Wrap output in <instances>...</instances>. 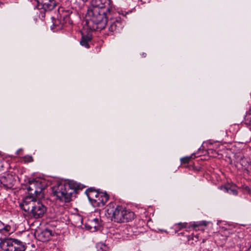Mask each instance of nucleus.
Segmentation results:
<instances>
[{
  "instance_id": "f257e3e1",
  "label": "nucleus",
  "mask_w": 251,
  "mask_h": 251,
  "mask_svg": "<svg viewBox=\"0 0 251 251\" xmlns=\"http://www.w3.org/2000/svg\"><path fill=\"white\" fill-rule=\"evenodd\" d=\"M113 13L111 0H92L86 14V24L92 30H101L105 28L106 18Z\"/></svg>"
},
{
  "instance_id": "f03ea898",
  "label": "nucleus",
  "mask_w": 251,
  "mask_h": 251,
  "mask_svg": "<svg viewBox=\"0 0 251 251\" xmlns=\"http://www.w3.org/2000/svg\"><path fill=\"white\" fill-rule=\"evenodd\" d=\"M21 208L35 219L42 218L47 211L46 206L31 193L20 203Z\"/></svg>"
},
{
  "instance_id": "7ed1b4c3",
  "label": "nucleus",
  "mask_w": 251,
  "mask_h": 251,
  "mask_svg": "<svg viewBox=\"0 0 251 251\" xmlns=\"http://www.w3.org/2000/svg\"><path fill=\"white\" fill-rule=\"evenodd\" d=\"M78 189L79 186L78 184L73 181H70L64 184H59L54 187L53 194L60 201L68 202L72 201L73 197H75Z\"/></svg>"
},
{
  "instance_id": "20e7f679",
  "label": "nucleus",
  "mask_w": 251,
  "mask_h": 251,
  "mask_svg": "<svg viewBox=\"0 0 251 251\" xmlns=\"http://www.w3.org/2000/svg\"><path fill=\"white\" fill-rule=\"evenodd\" d=\"M113 203L108 204L107 213L108 217L112 221L117 223L128 222L134 219V213L125 207L117 205L115 206Z\"/></svg>"
},
{
  "instance_id": "39448f33",
  "label": "nucleus",
  "mask_w": 251,
  "mask_h": 251,
  "mask_svg": "<svg viewBox=\"0 0 251 251\" xmlns=\"http://www.w3.org/2000/svg\"><path fill=\"white\" fill-rule=\"evenodd\" d=\"M0 247L3 251H25L26 244L16 238L6 237L1 238Z\"/></svg>"
},
{
  "instance_id": "423d86ee",
  "label": "nucleus",
  "mask_w": 251,
  "mask_h": 251,
  "mask_svg": "<svg viewBox=\"0 0 251 251\" xmlns=\"http://www.w3.org/2000/svg\"><path fill=\"white\" fill-rule=\"evenodd\" d=\"M86 194L94 207L103 206L109 199V196L106 193H99L92 188L87 189Z\"/></svg>"
},
{
  "instance_id": "0eeeda50",
  "label": "nucleus",
  "mask_w": 251,
  "mask_h": 251,
  "mask_svg": "<svg viewBox=\"0 0 251 251\" xmlns=\"http://www.w3.org/2000/svg\"><path fill=\"white\" fill-rule=\"evenodd\" d=\"M111 15V14H110L108 18H106V21H107V19H110L108 23L109 31L111 32L120 31L124 27L123 22L122 21L121 18L119 17L112 18ZM107 22V21H106Z\"/></svg>"
},
{
  "instance_id": "6e6552de",
  "label": "nucleus",
  "mask_w": 251,
  "mask_h": 251,
  "mask_svg": "<svg viewBox=\"0 0 251 251\" xmlns=\"http://www.w3.org/2000/svg\"><path fill=\"white\" fill-rule=\"evenodd\" d=\"M14 176L10 174L4 173L0 176V182L7 189H11L15 183Z\"/></svg>"
},
{
  "instance_id": "1a4fd4ad",
  "label": "nucleus",
  "mask_w": 251,
  "mask_h": 251,
  "mask_svg": "<svg viewBox=\"0 0 251 251\" xmlns=\"http://www.w3.org/2000/svg\"><path fill=\"white\" fill-rule=\"evenodd\" d=\"M56 4L55 0H46L40 5H36V6L39 10H43L44 11H50L55 8Z\"/></svg>"
},
{
  "instance_id": "9d476101",
  "label": "nucleus",
  "mask_w": 251,
  "mask_h": 251,
  "mask_svg": "<svg viewBox=\"0 0 251 251\" xmlns=\"http://www.w3.org/2000/svg\"><path fill=\"white\" fill-rule=\"evenodd\" d=\"M52 235L53 234L51 230L46 229L39 233L38 237L39 238V240L42 242H46L49 241Z\"/></svg>"
},
{
  "instance_id": "9b49d317",
  "label": "nucleus",
  "mask_w": 251,
  "mask_h": 251,
  "mask_svg": "<svg viewBox=\"0 0 251 251\" xmlns=\"http://www.w3.org/2000/svg\"><path fill=\"white\" fill-rule=\"evenodd\" d=\"M100 221L98 218H95L90 220L87 224V227L88 229L95 231L97 230L100 226Z\"/></svg>"
},
{
  "instance_id": "f8f14e48",
  "label": "nucleus",
  "mask_w": 251,
  "mask_h": 251,
  "mask_svg": "<svg viewBox=\"0 0 251 251\" xmlns=\"http://www.w3.org/2000/svg\"><path fill=\"white\" fill-rule=\"evenodd\" d=\"M240 164L242 166V169L249 172L251 170V162L245 158H241Z\"/></svg>"
},
{
  "instance_id": "ddd939ff",
  "label": "nucleus",
  "mask_w": 251,
  "mask_h": 251,
  "mask_svg": "<svg viewBox=\"0 0 251 251\" xmlns=\"http://www.w3.org/2000/svg\"><path fill=\"white\" fill-rule=\"evenodd\" d=\"M91 39L92 37L89 35H82L80 44L81 46L88 49L89 48V42L91 41Z\"/></svg>"
},
{
  "instance_id": "4468645a",
  "label": "nucleus",
  "mask_w": 251,
  "mask_h": 251,
  "mask_svg": "<svg viewBox=\"0 0 251 251\" xmlns=\"http://www.w3.org/2000/svg\"><path fill=\"white\" fill-rule=\"evenodd\" d=\"M29 185L26 187V189L28 192L31 191H34L36 188V185L40 184V179H33L28 181Z\"/></svg>"
},
{
  "instance_id": "2eb2a0df",
  "label": "nucleus",
  "mask_w": 251,
  "mask_h": 251,
  "mask_svg": "<svg viewBox=\"0 0 251 251\" xmlns=\"http://www.w3.org/2000/svg\"><path fill=\"white\" fill-rule=\"evenodd\" d=\"M44 188L45 185L43 184L42 180L40 179V184L36 185V188L34 191V193L37 196L42 192Z\"/></svg>"
},
{
  "instance_id": "dca6fc26",
  "label": "nucleus",
  "mask_w": 251,
  "mask_h": 251,
  "mask_svg": "<svg viewBox=\"0 0 251 251\" xmlns=\"http://www.w3.org/2000/svg\"><path fill=\"white\" fill-rule=\"evenodd\" d=\"M53 26H54V31L61 29L63 27L62 24H61L58 19H54L53 20Z\"/></svg>"
},
{
  "instance_id": "f3484780",
  "label": "nucleus",
  "mask_w": 251,
  "mask_h": 251,
  "mask_svg": "<svg viewBox=\"0 0 251 251\" xmlns=\"http://www.w3.org/2000/svg\"><path fill=\"white\" fill-rule=\"evenodd\" d=\"M224 189L225 191L229 194L237 195L238 194L237 190L233 187L226 186Z\"/></svg>"
},
{
  "instance_id": "a211bd4d",
  "label": "nucleus",
  "mask_w": 251,
  "mask_h": 251,
  "mask_svg": "<svg viewBox=\"0 0 251 251\" xmlns=\"http://www.w3.org/2000/svg\"><path fill=\"white\" fill-rule=\"evenodd\" d=\"M192 156H186V157H183V158H181V162L182 163H184V164L188 163L190 161V160L192 159Z\"/></svg>"
},
{
  "instance_id": "6ab92c4d",
  "label": "nucleus",
  "mask_w": 251,
  "mask_h": 251,
  "mask_svg": "<svg viewBox=\"0 0 251 251\" xmlns=\"http://www.w3.org/2000/svg\"><path fill=\"white\" fill-rule=\"evenodd\" d=\"M77 222L76 223V226H80L82 225L83 219L81 216H78L76 217Z\"/></svg>"
},
{
  "instance_id": "aec40b11",
  "label": "nucleus",
  "mask_w": 251,
  "mask_h": 251,
  "mask_svg": "<svg viewBox=\"0 0 251 251\" xmlns=\"http://www.w3.org/2000/svg\"><path fill=\"white\" fill-rule=\"evenodd\" d=\"M245 120L247 122H249V124L251 125V112L247 114L245 117Z\"/></svg>"
},
{
  "instance_id": "412c9836",
  "label": "nucleus",
  "mask_w": 251,
  "mask_h": 251,
  "mask_svg": "<svg viewBox=\"0 0 251 251\" xmlns=\"http://www.w3.org/2000/svg\"><path fill=\"white\" fill-rule=\"evenodd\" d=\"M186 224L185 223H178L177 225V228H179V229H180L181 228L184 227L185 226Z\"/></svg>"
},
{
  "instance_id": "4be33fe9",
  "label": "nucleus",
  "mask_w": 251,
  "mask_h": 251,
  "mask_svg": "<svg viewBox=\"0 0 251 251\" xmlns=\"http://www.w3.org/2000/svg\"><path fill=\"white\" fill-rule=\"evenodd\" d=\"M5 227L4 226V224L0 221V231L5 229Z\"/></svg>"
},
{
  "instance_id": "5701e85b",
  "label": "nucleus",
  "mask_w": 251,
  "mask_h": 251,
  "mask_svg": "<svg viewBox=\"0 0 251 251\" xmlns=\"http://www.w3.org/2000/svg\"><path fill=\"white\" fill-rule=\"evenodd\" d=\"M36 2V5H40L42 3H43L44 1H45L46 0H35Z\"/></svg>"
},
{
  "instance_id": "b1692460",
  "label": "nucleus",
  "mask_w": 251,
  "mask_h": 251,
  "mask_svg": "<svg viewBox=\"0 0 251 251\" xmlns=\"http://www.w3.org/2000/svg\"><path fill=\"white\" fill-rule=\"evenodd\" d=\"M25 159H27L26 160L28 162H31L33 160L32 157L30 156H28L27 157H25Z\"/></svg>"
},
{
  "instance_id": "393cba45",
  "label": "nucleus",
  "mask_w": 251,
  "mask_h": 251,
  "mask_svg": "<svg viewBox=\"0 0 251 251\" xmlns=\"http://www.w3.org/2000/svg\"><path fill=\"white\" fill-rule=\"evenodd\" d=\"M202 225L206 226V222L205 221L202 222Z\"/></svg>"
},
{
  "instance_id": "a878e982",
  "label": "nucleus",
  "mask_w": 251,
  "mask_h": 251,
  "mask_svg": "<svg viewBox=\"0 0 251 251\" xmlns=\"http://www.w3.org/2000/svg\"><path fill=\"white\" fill-rule=\"evenodd\" d=\"M143 55L144 57H145V56H146V53H143Z\"/></svg>"
},
{
  "instance_id": "bb28decb",
  "label": "nucleus",
  "mask_w": 251,
  "mask_h": 251,
  "mask_svg": "<svg viewBox=\"0 0 251 251\" xmlns=\"http://www.w3.org/2000/svg\"><path fill=\"white\" fill-rule=\"evenodd\" d=\"M195 238H196V239H198V237H197V236H195Z\"/></svg>"
}]
</instances>
